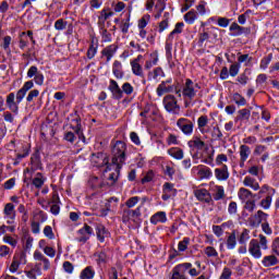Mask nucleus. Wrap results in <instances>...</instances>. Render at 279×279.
<instances>
[{"instance_id": "nucleus-60", "label": "nucleus", "mask_w": 279, "mask_h": 279, "mask_svg": "<svg viewBox=\"0 0 279 279\" xmlns=\"http://www.w3.org/2000/svg\"><path fill=\"white\" fill-rule=\"evenodd\" d=\"M238 62H240V64H243V62H245V66H250V64L252 63V57H250V54H240L238 57Z\"/></svg>"}, {"instance_id": "nucleus-61", "label": "nucleus", "mask_w": 279, "mask_h": 279, "mask_svg": "<svg viewBox=\"0 0 279 279\" xmlns=\"http://www.w3.org/2000/svg\"><path fill=\"white\" fill-rule=\"evenodd\" d=\"M120 29H121L122 34H128V32H130V17L121 21Z\"/></svg>"}, {"instance_id": "nucleus-9", "label": "nucleus", "mask_w": 279, "mask_h": 279, "mask_svg": "<svg viewBox=\"0 0 279 279\" xmlns=\"http://www.w3.org/2000/svg\"><path fill=\"white\" fill-rule=\"evenodd\" d=\"M27 77L32 80L34 77L35 84L37 86H43L45 84V75L43 72L38 71V66L32 65L27 71Z\"/></svg>"}, {"instance_id": "nucleus-43", "label": "nucleus", "mask_w": 279, "mask_h": 279, "mask_svg": "<svg viewBox=\"0 0 279 279\" xmlns=\"http://www.w3.org/2000/svg\"><path fill=\"white\" fill-rule=\"evenodd\" d=\"M171 92H173V86L165 85V83H160L156 90L158 97H162V95H165L167 93H171Z\"/></svg>"}, {"instance_id": "nucleus-19", "label": "nucleus", "mask_w": 279, "mask_h": 279, "mask_svg": "<svg viewBox=\"0 0 279 279\" xmlns=\"http://www.w3.org/2000/svg\"><path fill=\"white\" fill-rule=\"evenodd\" d=\"M192 171H197L199 180H210L213 178V170L207 166L194 167Z\"/></svg>"}, {"instance_id": "nucleus-35", "label": "nucleus", "mask_w": 279, "mask_h": 279, "mask_svg": "<svg viewBox=\"0 0 279 279\" xmlns=\"http://www.w3.org/2000/svg\"><path fill=\"white\" fill-rule=\"evenodd\" d=\"M46 181L47 179L45 178V175H43V173L40 172H37L33 178V185L35 189H43V185Z\"/></svg>"}, {"instance_id": "nucleus-63", "label": "nucleus", "mask_w": 279, "mask_h": 279, "mask_svg": "<svg viewBox=\"0 0 279 279\" xmlns=\"http://www.w3.org/2000/svg\"><path fill=\"white\" fill-rule=\"evenodd\" d=\"M54 29H58V32L66 29V21H64L63 19L57 20L54 22Z\"/></svg>"}, {"instance_id": "nucleus-36", "label": "nucleus", "mask_w": 279, "mask_h": 279, "mask_svg": "<svg viewBox=\"0 0 279 279\" xmlns=\"http://www.w3.org/2000/svg\"><path fill=\"white\" fill-rule=\"evenodd\" d=\"M31 169L27 168L25 170V173H29V171L34 172V171H38V169H43V163H40V158L38 157H32L31 158Z\"/></svg>"}, {"instance_id": "nucleus-10", "label": "nucleus", "mask_w": 279, "mask_h": 279, "mask_svg": "<svg viewBox=\"0 0 279 279\" xmlns=\"http://www.w3.org/2000/svg\"><path fill=\"white\" fill-rule=\"evenodd\" d=\"M93 234V227L84 225V227L76 232V241L78 243H86V241H88Z\"/></svg>"}, {"instance_id": "nucleus-21", "label": "nucleus", "mask_w": 279, "mask_h": 279, "mask_svg": "<svg viewBox=\"0 0 279 279\" xmlns=\"http://www.w3.org/2000/svg\"><path fill=\"white\" fill-rule=\"evenodd\" d=\"M194 195L199 202H205V204H210V202H213V196L206 189L195 190Z\"/></svg>"}, {"instance_id": "nucleus-23", "label": "nucleus", "mask_w": 279, "mask_h": 279, "mask_svg": "<svg viewBox=\"0 0 279 279\" xmlns=\"http://www.w3.org/2000/svg\"><path fill=\"white\" fill-rule=\"evenodd\" d=\"M109 90L112 93L114 99H121L123 97V90L119 87V83L114 80L109 82Z\"/></svg>"}, {"instance_id": "nucleus-6", "label": "nucleus", "mask_w": 279, "mask_h": 279, "mask_svg": "<svg viewBox=\"0 0 279 279\" xmlns=\"http://www.w3.org/2000/svg\"><path fill=\"white\" fill-rule=\"evenodd\" d=\"M141 208H143V205L135 209H124L122 215L123 223H136V219L141 217Z\"/></svg>"}, {"instance_id": "nucleus-4", "label": "nucleus", "mask_w": 279, "mask_h": 279, "mask_svg": "<svg viewBox=\"0 0 279 279\" xmlns=\"http://www.w3.org/2000/svg\"><path fill=\"white\" fill-rule=\"evenodd\" d=\"M23 101V98L20 96L19 93L16 95L14 93H10L7 96V107L11 112L14 114H19V105Z\"/></svg>"}, {"instance_id": "nucleus-33", "label": "nucleus", "mask_w": 279, "mask_h": 279, "mask_svg": "<svg viewBox=\"0 0 279 279\" xmlns=\"http://www.w3.org/2000/svg\"><path fill=\"white\" fill-rule=\"evenodd\" d=\"M187 145L191 149H204L206 147V143L199 137H193Z\"/></svg>"}, {"instance_id": "nucleus-13", "label": "nucleus", "mask_w": 279, "mask_h": 279, "mask_svg": "<svg viewBox=\"0 0 279 279\" xmlns=\"http://www.w3.org/2000/svg\"><path fill=\"white\" fill-rule=\"evenodd\" d=\"M3 216H4V219L7 220V223H9V226L14 223V220L16 219V209L14 207V204L8 203L4 205Z\"/></svg>"}, {"instance_id": "nucleus-39", "label": "nucleus", "mask_w": 279, "mask_h": 279, "mask_svg": "<svg viewBox=\"0 0 279 279\" xmlns=\"http://www.w3.org/2000/svg\"><path fill=\"white\" fill-rule=\"evenodd\" d=\"M272 202H274V194H268L266 197H264L259 202V206L260 208H263V210H269L271 208Z\"/></svg>"}, {"instance_id": "nucleus-44", "label": "nucleus", "mask_w": 279, "mask_h": 279, "mask_svg": "<svg viewBox=\"0 0 279 279\" xmlns=\"http://www.w3.org/2000/svg\"><path fill=\"white\" fill-rule=\"evenodd\" d=\"M32 88H34V81H28L24 83L23 87L19 89L17 93L23 99H25L27 92L32 90Z\"/></svg>"}, {"instance_id": "nucleus-37", "label": "nucleus", "mask_w": 279, "mask_h": 279, "mask_svg": "<svg viewBox=\"0 0 279 279\" xmlns=\"http://www.w3.org/2000/svg\"><path fill=\"white\" fill-rule=\"evenodd\" d=\"M95 278V269L93 266L85 267L81 274L80 279H94Z\"/></svg>"}, {"instance_id": "nucleus-15", "label": "nucleus", "mask_w": 279, "mask_h": 279, "mask_svg": "<svg viewBox=\"0 0 279 279\" xmlns=\"http://www.w3.org/2000/svg\"><path fill=\"white\" fill-rule=\"evenodd\" d=\"M262 247L258 244V240L257 239H252L248 243V254H251V256H253V258H263V251H260Z\"/></svg>"}, {"instance_id": "nucleus-42", "label": "nucleus", "mask_w": 279, "mask_h": 279, "mask_svg": "<svg viewBox=\"0 0 279 279\" xmlns=\"http://www.w3.org/2000/svg\"><path fill=\"white\" fill-rule=\"evenodd\" d=\"M238 117L235 118L236 121H250V117H252V111L250 109H241L238 111Z\"/></svg>"}, {"instance_id": "nucleus-22", "label": "nucleus", "mask_w": 279, "mask_h": 279, "mask_svg": "<svg viewBox=\"0 0 279 279\" xmlns=\"http://www.w3.org/2000/svg\"><path fill=\"white\" fill-rule=\"evenodd\" d=\"M250 154H252V149L247 145L240 146V167H245V161L250 158Z\"/></svg>"}, {"instance_id": "nucleus-12", "label": "nucleus", "mask_w": 279, "mask_h": 279, "mask_svg": "<svg viewBox=\"0 0 279 279\" xmlns=\"http://www.w3.org/2000/svg\"><path fill=\"white\" fill-rule=\"evenodd\" d=\"M177 128L185 134V136H191L193 134V121L186 118H180L177 121Z\"/></svg>"}, {"instance_id": "nucleus-49", "label": "nucleus", "mask_w": 279, "mask_h": 279, "mask_svg": "<svg viewBox=\"0 0 279 279\" xmlns=\"http://www.w3.org/2000/svg\"><path fill=\"white\" fill-rule=\"evenodd\" d=\"M190 244H191V238H184L178 244L179 252H186V250H189Z\"/></svg>"}, {"instance_id": "nucleus-51", "label": "nucleus", "mask_w": 279, "mask_h": 279, "mask_svg": "<svg viewBox=\"0 0 279 279\" xmlns=\"http://www.w3.org/2000/svg\"><path fill=\"white\" fill-rule=\"evenodd\" d=\"M158 64V54H150V60H147L145 63V69L149 71L153 66Z\"/></svg>"}, {"instance_id": "nucleus-32", "label": "nucleus", "mask_w": 279, "mask_h": 279, "mask_svg": "<svg viewBox=\"0 0 279 279\" xmlns=\"http://www.w3.org/2000/svg\"><path fill=\"white\" fill-rule=\"evenodd\" d=\"M243 184H244L245 186H248V189H252L253 191H258V190H260V184H258V183L256 182V179H254V178H252V177H250V175H247V177L244 178Z\"/></svg>"}, {"instance_id": "nucleus-16", "label": "nucleus", "mask_w": 279, "mask_h": 279, "mask_svg": "<svg viewBox=\"0 0 279 279\" xmlns=\"http://www.w3.org/2000/svg\"><path fill=\"white\" fill-rule=\"evenodd\" d=\"M189 265H180L178 264L172 268V276L170 279H189L186 276V269H189Z\"/></svg>"}, {"instance_id": "nucleus-27", "label": "nucleus", "mask_w": 279, "mask_h": 279, "mask_svg": "<svg viewBox=\"0 0 279 279\" xmlns=\"http://www.w3.org/2000/svg\"><path fill=\"white\" fill-rule=\"evenodd\" d=\"M202 162L209 165V167H215V149L204 153L202 155Z\"/></svg>"}, {"instance_id": "nucleus-48", "label": "nucleus", "mask_w": 279, "mask_h": 279, "mask_svg": "<svg viewBox=\"0 0 279 279\" xmlns=\"http://www.w3.org/2000/svg\"><path fill=\"white\" fill-rule=\"evenodd\" d=\"M229 29L230 32H233V36H241V34H245V27H242L236 23H232Z\"/></svg>"}, {"instance_id": "nucleus-29", "label": "nucleus", "mask_w": 279, "mask_h": 279, "mask_svg": "<svg viewBox=\"0 0 279 279\" xmlns=\"http://www.w3.org/2000/svg\"><path fill=\"white\" fill-rule=\"evenodd\" d=\"M34 258L36 260H39L44 265L45 271L49 270V268L51 267V263L49 262V259L47 257H45V255L43 253H40V251L34 252Z\"/></svg>"}, {"instance_id": "nucleus-45", "label": "nucleus", "mask_w": 279, "mask_h": 279, "mask_svg": "<svg viewBox=\"0 0 279 279\" xmlns=\"http://www.w3.org/2000/svg\"><path fill=\"white\" fill-rule=\"evenodd\" d=\"M32 88H34V81H28L24 83L23 87L19 89L17 93L23 99H25L27 92L32 90Z\"/></svg>"}, {"instance_id": "nucleus-3", "label": "nucleus", "mask_w": 279, "mask_h": 279, "mask_svg": "<svg viewBox=\"0 0 279 279\" xmlns=\"http://www.w3.org/2000/svg\"><path fill=\"white\" fill-rule=\"evenodd\" d=\"M163 108L170 114H180V105H178V99L173 95H167L162 100Z\"/></svg>"}, {"instance_id": "nucleus-25", "label": "nucleus", "mask_w": 279, "mask_h": 279, "mask_svg": "<svg viewBox=\"0 0 279 279\" xmlns=\"http://www.w3.org/2000/svg\"><path fill=\"white\" fill-rule=\"evenodd\" d=\"M114 171L109 173V175L107 177V184L109 186H114V184L117 183V180H119V172L121 171V165H113L112 166Z\"/></svg>"}, {"instance_id": "nucleus-57", "label": "nucleus", "mask_w": 279, "mask_h": 279, "mask_svg": "<svg viewBox=\"0 0 279 279\" xmlns=\"http://www.w3.org/2000/svg\"><path fill=\"white\" fill-rule=\"evenodd\" d=\"M205 254H206V256H208V258H213V257L217 258V256H219V253L213 246L205 247Z\"/></svg>"}, {"instance_id": "nucleus-58", "label": "nucleus", "mask_w": 279, "mask_h": 279, "mask_svg": "<svg viewBox=\"0 0 279 279\" xmlns=\"http://www.w3.org/2000/svg\"><path fill=\"white\" fill-rule=\"evenodd\" d=\"M149 23V15H144L142 19L137 22L138 29H145Z\"/></svg>"}, {"instance_id": "nucleus-38", "label": "nucleus", "mask_w": 279, "mask_h": 279, "mask_svg": "<svg viewBox=\"0 0 279 279\" xmlns=\"http://www.w3.org/2000/svg\"><path fill=\"white\" fill-rule=\"evenodd\" d=\"M262 265L265 267H274L275 265H278V257H276V255L264 256Z\"/></svg>"}, {"instance_id": "nucleus-26", "label": "nucleus", "mask_w": 279, "mask_h": 279, "mask_svg": "<svg viewBox=\"0 0 279 279\" xmlns=\"http://www.w3.org/2000/svg\"><path fill=\"white\" fill-rule=\"evenodd\" d=\"M150 223H153V226H158V223H167V213L157 211L150 217Z\"/></svg>"}, {"instance_id": "nucleus-53", "label": "nucleus", "mask_w": 279, "mask_h": 279, "mask_svg": "<svg viewBox=\"0 0 279 279\" xmlns=\"http://www.w3.org/2000/svg\"><path fill=\"white\" fill-rule=\"evenodd\" d=\"M163 193H168L169 195H172V197H174V195H177L178 190H175V187H173L172 183H165L163 184Z\"/></svg>"}, {"instance_id": "nucleus-50", "label": "nucleus", "mask_w": 279, "mask_h": 279, "mask_svg": "<svg viewBox=\"0 0 279 279\" xmlns=\"http://www.w3.org/2000/svg\"><path fill=\"white\" fill-rule=\"evenodd\" d=\"M250 241V230L243 229L239 238L240 245H245Z\"/></svg>"}, {"instance_id": "nucleus-2", "label": "nucleus", "mask_w": 279, "mask_h": 279, "mask_svg": "<svg viewBox=\"0 0 279 279\" xmlns=\"http://www.w3.org/2000/svg\"><path fill=\"white\" fill-rule=\"evenodd\" d=\"M128 149V146H125V143L122 141L116 142L112 148V165H123L125 162V151Z\"/></svg>"}, {"instance_id": "nucleus-30", "label": "nucleus", "mask_w": 279, "mask_h": 279, "mask_svg": "<svg viewBox=\"0 0 279 279\" xmlns=\"http://www.w3.org/2000/svg\"><path fill=\"white\" fill-rule=\"evenodd\" d=\"M197 125L201 134H208L210 132L209 129H206L208 125V116H201L197 120Z\"/></svg>"}, {"instance_id": "nucleus-52", "label": "nucleus", "mask_w": 279, "mask_h": 279, "mask_svg": "<svg viewBox=\"0 0 279 279\" xmlns=\"http://www.w3.org/2000/svg\"><path fill=\"white\" fill-rule=\"evenodd\" d=\"M180 265H189L190 266L189 268H186V271H187L189 276H191L192 278H197V276H199V270H197L196 268H193V264L182 263Z\"/></svg>"}, {"instance_id": "nucleus-56", "label": "nucleus", "mask_w": 279, "mask_h": 279, "mask_svg": "<svg viewBox=\"0 0 279 279\" xmlns=\"http://www.w3.org/2000/svg\"><path fill=\"white\" fill-rule=\"evenodd\" d=\"M274 58V54H268L267 57H264L260 61V69H263L265 71V69H267V66H269V64L271 63V60Z\"/></svg>"}, {"instance_id": "nucleus-17", "label": "nucleus", "mask_w": 279, "mask_h": 279, "mask_svg": "<svg viewBox=\"0 0 279 279\" xmlns=\"http://www.w3.org/2000/svg\"><path fill=\"white\" fill-rule=\"evenodd\" d=\"M141 60H143L142 54L137 56V58L131 61L132 73L137 77H145V73L143 72V65H141Z\"/></svg>"}, {"instance_id": "nucleus-40", "label": "nucleus", "mask_w": 279, "mask_h": 279, "mask_svg": "<svg viewBox=\"0 0 279 279\" xmlns=\"http://www.w3.org/2000/svg\"><path fill=\"white\" fill-rule=\"evenodd\" d=\"M165 77V71H162V68H156L154 71L148 73V80H155L158 82V80Z\"/></svg>"}, {"instance_id": "nucleus-55", "label": "nucleus", "mask_w": 279, "mask_h": 279, "mask_svg": "<svg viewBox=\"0 0 279 279\" xmlns=\"http://www.w3.org/2000/svg\"><path fill=\"white\" fill-rule=\"evenodd\" d=\"M258 245L262 247V250H269V242L267 241V236L259 234L258 235Z\"/></svg>"}, {"instance_id": "nucleus-5", "label": "nucleus", "mask_w": 279, "mask_h": 279, "mask_svg": "<svg viewBox=\"0 0 279 279\" xmlns=\"http://www.w3.org/2000/svg\"><path fill=\"white\" fill-rule=\"evenodd\" d=\"M267 219H269V214L259 209L248 218V223L251 228H258L260 225L265 223Z\"/></svg>"}, {"instance_id": "nucleus-41", "label": "nucleus", "mask_w": 279, "mask_h": 279, "mask_svg": "<svg viewBox=\"0 0 279 279\" xmlns=\"http://www.w3.org/2000/svg\"><path fill=\"white\" fill-rule=\"evenodd\" d=\"M96 234L100 243H104L106 236H109L110 233H108V231L106 230V227H104L102 225H99L96 228Z\"/></svg>"}, {"instance_id": "nucleus-20", "label": "nucleus", "mask_w": 279, "mask_h": 279, "mask_svg": "<svg viewBox=\"0 0 279 279\" xmlns=\"http://www.w3.org/2000/svg\"><path fill=\"white\" fill-rule=\"evenodd\" d=\"M71 130L75 132V134L78 136L80 141H83V143H86V137L84 136V133L82 132V119L75 118L71 122Z\"/></svg>"}, {"instance_id": "nucleus-1", "label": "nucleus", "mask_w": 279, "mask_h": 279, "mask_svg": "<svg viewBox=\"0 0 279 279\" xmlns=\"http://www.w3.org/2000/svg\"><path fill=\"white\" fill-rule=\"evenodd\" d=\"M197 93H199V84L191 78L185 80L182 90H177L179 97H183L185 107H189V101H193L197 97Z\"/></svg>"}, {"instance_id": "nucleus-11", "label": "nucleus", "mask_w": 279, "mask_h": 279, "mask_svg": "<svg viewBox=\"0 0 279 279\" xmlns=\"http://www.w3.org/2000/svg\"><path fill=\"white\" fill-rule=\"evenodd\" d=\"M209 191L216 202L226 198V190L223 189V185L215 184V182L211 181L209 183Z\"/></svg>"}, {"instance_id": "nucleus-64", "label": "nucleus", "mask_w": 279, "mask_h": 279, "mask_svg": "<svg viewBox=\"0 0 279 279\" xmlns=\"http://www.w3.org/2000/svg\"><path fill=\"white\" fill-rule=\"evenodd\" d=\"M121 90L125 95H132V93H134V86H132V84H130V83H124L122 85V89Z\"/></svg>"}, {"instance_id": "nucleus-54", "label": "nucleus", "mask_w": 279, "mask_h": 279, "mask_svg": "<svg viewBox=\"0 0 279 279\" xmlns=\"http://www.w3.org/2000/svg\"><path fill=\"white\" fill-rule=\"evenodd\" d=\"M233 101H234V104H236V106H245L247 104V100H245V97H243L239 93H235L233 95Z\"/></svg>"}, {"instance_id": "nucleus-62", "label": "nucleus", "mask_w": 279, "mask_h": 279, "mask_svg": "<svg viewBox=\"0 0 279 279\" xmlns=\"http://www.w3.org/2000/svg\"><path fill=\"white\" fill-rule=\"evenodd\" d=\"M138 202H141V197L132 196L125 202V206H128L129 208H134V206H136Z\"/></svg>"}, {"instance_id": "nucleus-18", "label": "nucleus", "mask_w": 279, "mask_h": 279, "mask_svg": "<svg viewBox=\"0 0 279 279\" xmlns=\"http://www.w3.org/2000/svg\"><path fill=\"white\" fill-rule=\"evenodd\" d=\"M214 174L218 182H226L230 178V171L227 165H222L220 168L214 170Z\"/></svg>"}, {"instance_id": "nucleus-34", "label": "nucleus", "mask_w": 279, "mask_h": 279, "mask_svg": "<svg viewBox=\"0 0 279 279\" xmlns=\"http://www.w3.org/2000/svg\"><path fill=\"white\" fill-rule=\"evenodd\" d=\"M169 156L175 160H182L184 158V150L180 147H172L168 149Z\"/></svg>"}, {"instance_id": "nucleus-31", "label": "nucleus", "mask_w": 279, "mask_h": 279, "mask_svg": "<svg viewBox=\"0 0 279 279\" xmlns=\"http://www.w3.org/2000/svg\"><path fill=\"white\" fill-rule=\"evenodd\" d=\"M112 73L117 80H123V65L121 64V61H114L112 65Z\"/></svg>"}, {"instance_id": "nucleus-47", "label": "nucleus", "mask_w": 279, "mask_h": 279, "mask_svg": "<svg viewBox=\"0 0 279 279\" xmlns=\"http://www.w3.org/2000/svg\"><path fill=\"white\" fill-rule=\"evenodd\" d=\"M184 21H185V23H189V25H193V23H195V21H197V12H195V10L189 11L184 15Z\"/></svg>"}, {"instance_id": "nucleus-28", "label": "nucleus", "mask_w": 279, "mask_h": 279, "mask_svg": "<svg viewBox=\"0 0 279 279\" xmlns=\"http://www.w3.org/2000/svg\"><path fill=\"white\" fill-rule=\"evenodd\" d=\"M238 197L241 202H250L252 201V197H254V194L245 187H240L238 191Z\"/></svg>"}, {"instance_id": "nucleus-14", "label": "nucleus", "mask_w": 279, "mask_h": 279, "mask_svg": "<svg viewBox=\"0 0 279 279\" xmlns=\"http://www.w3.org/2000/svg\"><path fill=\"white\" fill-rule=\"evenodd\" d=\"M118 206H119V198H117L116 196L110 197L105 204V208L100 209V217H107L109 213L117 210Z\"/></svg>"}, {"instance_id": "nucleus-8", "label": "nucleus", "mask_w": 279, "mask_h": 279, "mask_svg": "<svg viewBox=\"0 0 279 279\" xmlns=\"http://www.w3.org/2000/svg\"><path fill=\"white\" fill-rule=\"evenodd\" d=\"M182 32H184V24L183 22H179L175 24L173 31L167 37V40H166L167 51H171L175 36H178L179 34H182Z\"/></svg>"}, {"instance_id": "nucleus-46", "label": "nucleus", "mask_w": 279, "mask_h": 279, "mask_svg": "<svg viewBox=\"0 0 279 279\" xmlns=\"http://www.w3.org/2000/svg\"><path fill=\"white\" fill-rule=\"evenodd\" d=\"M236 247V232H231L227 238V250H234Z\"/></svg>"}, {"instance_id": "nucleus-59", "label": "nucleus", "mask_w": 279, "mask_h": 279, "mask_svg": "<svg viewBox=\"0 0 279 279\" xmlns=\"http://www.w3.org/2000/svg\"><path fill=\"white\" fill-rule=\"evenodd\" d=\"M244 210H247L248 213H254V210H256V201H246L244 204Z\"/></svg>"}, {"instance_id": "nucleus-7", "label": "nucleus", "mask_w": 279, "mask_h": 279, "mask_svg": "<svg viewBox=\"0 0 279 279\" xmlns=\"http://www.w3.org/2000/svg\"><path fill=\"white\" fill-rule=\"evenodd\" d=\"M27 264V258L25 256V253L21 252V253H16L13 256V260L11 263V265L9 266V271L11 274H16L19 271V268L21 267V265H26Z\"/></svg>"}, {"instance_id": "nucleus-24", "label": "nucleus", "mask_w": 279, "mask_h": 279, "mask_svg": "<svg viewBox=\"0 0 279 279\" xmlns=\"http://www.w3.org/2000/svg\"><path fill=\"white\" fill-rule=\"evenodd\" d=\"M119 47L114 44L107 46L102 49L101 53L104 58H107V62H110L112 58H114V54L117 53V50Z\"/></svg>"}]
</instances>
